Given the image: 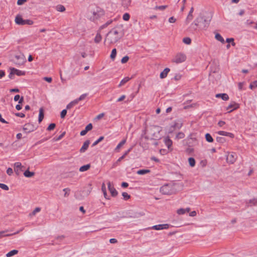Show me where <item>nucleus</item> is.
I'll list each match as a JSON object with an SVG mask.
<instances>
[{
  "label": "nucleus",
  "instance_id": "20e7f679",
  "mask_svg": "<svg viewBox=\"0 0 257 257\" xmlns=\"http://www.w3.org/2000/svg\"><path fill=\"white\" fill-rule=\"evenodd\" d=\"M186 59V55L183 53H178L172 59V62L177 64L184 62Z\"/></svg>",
  "mask_w": 257,
  "mask_h": 257
},
{
  "label": "nucleus",
  "instance_id": "ddd939ff",
  "mask_svg": "<svg viewBox=\"0 0 257 257\" xmlns=\"http://www.w3.org/2000/svg\"><path fill=\"white\" fill-rule=\"evenodd\" d=\"M182 126V123L180 121L175 122V123L171 126L169 131V133H172L174 128H177L180 129Z\"/></svg>",
  "mask_w": 257,
  "mask_h": 257
},
{
  "label": "nucleus",
  "instance_id": "7ed1b4c3",
  "mask_svg": "<svg viewBox=\"0 0 257 257\" xmlns=\"http://www.w3.org/2000/svg\"><path fill=\"white\" fill-rule=\"evenodd\" d=\"M160 192L164 195H171L175 194L176 190L174 188V185L167 184L161 187Z\"/></svg>",
  "mask_w": 257,
  "mask_h": 257
},
{
  "label": "nucleus",
  "instance_id": "052dcab7",
  "mask_svg": "<svg viewBox=\"0 0 257 257\" xmlns=\"http://www.w3.org/2000/svg\"><path fill=\"white\" fill-rule=\"evenodd\" d=\"M41 208L39 207H36L33 212L30 214V215H35L36 213L40 211Z\"/></svg>",
  "mask_w": 257,
  "mask_h": 257
},
{
  "label": "nucleus",
  "instance_id": "f3484780",
  "mask_svg": "<svg viewBox=\"0 0 257 257\" xmlns=\"http://www.w3.org/2000/svg\"><path fill=\"white\" fill-rule=\"evenodd\" d=\"M217 133L219 135L227 136L231 138H233L234 137V135L232 133L226 132L225 131H218V132H217Z\"/></svg>",
  "mask_w": 257,
  "mask_h": 257
},
{
  "label": "nucleus",
  "instance_id": "39448f33",
  "mask_svg": "<svg viewBox=\"0 0 257 257\" xmlns=\"http://www.w3.org/2000/svg\"><path fill=\"white\" fill-rule=\"evenodd\" d=\"M14 62L16 65L21 66L26 62L25 56L23 55H16Z\"/></svg>",
  "mask_w": 257,
  "mask_h": 257
},
{
  "label": "nucleus",
  "instance_id": "6e6552de",
  "mask_svg": "<svg viewBox=\"0 0 257 257\" xmlns=\"http://www.w3.org/2000/svg\"><path fill=\"white\" fill-rule=\"evenodd\" d=\"M236 159V155L234 153H228L226 156V161L230 164H233Z\"/></svg>",
  "mask_w": 257,
  "mask_h": 257
},
{
  "label": "nucleus",
  "instance_id": "0e129e2a",
  "mask_svg": "<svg viewBox=\"0 0 257 257\" xmlns=\"http://www.w3.org/2000/svg\"><path fill=\"white\" fill-rule=\"evenodd\" d=\"M226 42L227 43L231 42V45L233 46L235 45V43L234 42L233 38H227L226 40Z\"/></svg>",
  "mask_w": 257,
  "mask_h": 257
},
{
  "label": "nucleus",
  "instance_id": "0eeeda50",
  "mask_svg": "<svg viewBox=\"0 0 257 257\" xmlns=\"http://www.w3.org/2000/svg\"><path fill=\"white\" fill-rule=\"evenodd\" d=\"M92 190V184L89 183L87 186H85L82 190V195L83 197L88 196Z\"/></svg>",
  "mask_w": 257,
  "mask_h": 257
},
{
  "label": "nucleus",
  "instance_id": "412c9836",
  "mask_svg": "<svg viewBox=\"0 0 257 257\" xmlns=\"http://www.w3.org/2000/svg\"><path fill=\"white\" fill-rule=\"evenodd\" d=\"M194 11V8L193 7H192L189 11V13L187 17L186 22L187 24H188L190 21H191L193 19V15L192 13Z\"/></svg>",
  "mask_w": 257,
  "mask_h": 257
},
{
  "label": "nucleus",
  "instance_id": "c03bdc74",
  "mask_svg": "<svg viewBox=\"0 0 257 257\" xmlns=\"http://www.w3.org/2000/svg\"><path fill=\"white\" fill-rule=\"evenodd\" d=\"M185 152L188 155H191L194 152V149L192 147H189L186 149Z\"/></svg>",
  "mask_w": 257,
  "mask_h": 257
},
{
  "label": "nucleus",
  "instance_id": "f8f14e48",
  "mask_svg": "<svg viewBox=\"0 0 257 257\" xmlns=\"http://www.w3.org/2000/svg\"><path fill=\"white\" fill-rule=\"evenodd\" d=\"M108 188L110 192L111 195L113 197L116 196L117 195V192L114 187L111 185L110 182H108L107 183Z\"/></svg>",
  "mask_w": 257,
  "mask_h": 257
},
{
  "label": "nucleus",
  "instance_id": "bb28decb",
  "mask_svg": "<svg viewBox=\"0 0 257 257\" xmlns=\"http://www.w3.org/2000/svg\"><path fill=\"white\" fill-rule=\"evenodd\" d=\"M15 166V171L18 173V172L21 170V168L23 167L22 166V164L20 162H16L14 164Z\"/></svg>",
  "mask_w": 257,
  "mask_h": 257
},
{
  "label": "nucleus",
  "instance_id": "69168bd1",
  "mask_svg": "<svg viewBox=\"0 0 257 257\" xmlns=\"http://www.w3.org/2000/svg\"><path fill=\"white\" fill-rule=\"evenodd\" d=\"M112 20H109L106 23H105L104 25L101 26V28L103 29L107 27L109 25H110L112 23Z\"/></svg>",
  "mask_w": 257,
  "mask_h": 257
},
{
  "label": "nucleus",
  "instance_id": "774afa93",
  "mask_svg": "<svg viewBox=\"0 0 257 257\" xmlns=\"http://www.w3.org/2000/svg\"><path fill=\"white\" fill-rule=\"evenodd\" d=\"M65 135V132L62 133L57 139H55V140L56 141H58L60 140Z\"/></svg>",
  "mask_w": 257,
  "mask_h": 257
},
{
  "label": "nucleus",
  "instance_id": "13d9d810",
  "mask_svg": "<svg viewBox=\"0 0 257 257\" xmlns=\"http://www.w3.org/2000/svg\"><path fill=\"white\" fill-rule=\"evenodd\" d=\"M92 128H93L92 124V123H90L86 126L85 130L86 131H87V132H88L91 131L92 129Z\"/></svg>",
  "mask_w": 257,
  "mask_h": 257
},
{
  "label": "nucleus",
  "instance_id": "f03ea898",
  "mask_svg": "<svg viewBox=\"0 0 257 257\" xmlns=\"http://www.w3.org/2000/svg\"><path fill=\"white\" fill-rule=\"evenodd\" d=\"M123 33L121 28H114L110 30L106 35L104 43L108 42L109 44L117 42L122 36Z\"/></svg>",
  "mask_w": 257,
  "mask_h": 257
},
{
  "label": "nucleus",
  "instance_id": "2f4dec72",
  "mask_svg": "<svg viewBox=\"0 0 257 257\" xmlns=\"http://www.w3.org/2000/svg\"><path fill=\"white\" fill-rule=\"evenodd\" d=\"M215 38L218 41H220L222 43H224L225 41L222 37L218 33L216 34Z\"/></svg>",
  "mask_w": 257,
  "mask_h": 257
},
{
  "label": "nucleus",
  "instance_id": "4c0bfd02",
  "mask_svg": "<svg viewBox=\"0 0 257 257\" xmlns=\"http://www.w3.org/2000/svg\"><path fill=\"white\" fill-rule=\"evenodd\" d=\"M56 10L58 12H63L65 11V8L62 5H58L56 6Z\"/></svg>",
  "mask_w": 257,
  "mask_h": 257
},
{
  "label": "nucleus",
  "instance_id": "ea45409f",
  "mask_svg": "<svg viewBox=\"0 0 257 257\" xmlns=\"http://www.w3.org/2000/svg\"><path fill=\"white\" fill-rule=\"evenodd\" d=\"M205 139H206V140L208 142H209V143H212L213 142V139L212 138V137H211V136L208 134V133H207L206 135H205Z\"/></svg>",
  "mask_w": 257,
  "mask_h": 257
},
{
  "label": "nucleus",
  "instance_id": "a18cd8bd",
  "mask_svg": "<svg viewBox=\"0 0 257 257\" xmlns=\"http://www.w3.org/2000/svg\"><path fill=\"white\" fill-rule=\"evenodd\" d=\"M185 137V134L182 132L178 133L176 136V139H181Z\"/></svg>",
  "mask_w": 257,
  "mask_h": 257
},
{
  "label": "nucleus",
  "instance_id": "9b49d317",
  "mask_svg": "<svg viewBox=\"0 0 257 257\" xmlns=\"http://www.w3.org/2000/svg\"><path fill=\"white\" fill-rule=\"evenodd\" d=\"M245 204L247 207H251L252 206H257V197L246 200L245 201Z\"/></svg>",
  "mask_w": 257,
  "mask_h": 257
},
{
  "label": "nucleus",
  "instance_id": "f257e3e1",
  "mask_svg": "<svg viewBox=\"0 0 257 257\" xmlns=\"http://www.w3.org/2000/svg\"><path fill=\"white\" fill-rule=\"evenodd\" d=\"M210 20L209 18H206L202 14H200L197 18L194 21L190 27L191 31H199L206 30L209 26Z\"/></svg>",
  "mask_w": 257,
  "mask_h": 257
},
{
  "label": "nucleus",
  "instance_id": "cd10ccee",
  "mask_svg": "<svg viewBox=\"0 0 257 257\" xmlns=\"http://www.w3.org/2000/svg\"><path fill=\"white\" fill-rule=\"evenodd\" d=\"M132 150V147L130 148L128 150H127L123 154V155L121 156L117 160V163L120 162L122 160H123L125 157L127 155V154L131 152Z\"/></svg>",
  "mask_w": 257,
  "mask_h": 257
},
{
  "label": "nucleus",
  "instance_id": "680f3d73",
  "mask_svg": "<svg viewBox=\"0 0 257 257\" xmlns=\"http://www.w3.org/2000/svg\"><path fill=\"white\" fill-rule=\"evenodd\" d=\"M123 20L126 21H128L130 18V15L128 14V13H125L123 15Z\"/></svg>",
  "mask_w": 257,
  "mask_h": 257
},
{
  "label": "nucleus",
  "instance_id": "8fccbe9b",
  "mask_svg": "<svg viewBox=\"0 0 257 257\" xmlns=\"http://www.w3.org/2000/svg\"><path fill=\"white\" fill-rule=\"evenodd\" d=\"M257 87V80L254 81L253 82H251L249 85V88L251 89H254Z\"/></svg>",
  "mask_w": 257,
  "mask_h": 257
},
{
  "label": "nucleus",
  "instance_id": "72a5a7b5",
  "mask_svg": "<svg viewBox=\"0 0 257 257\" xmlns=\"http://www.w3.org/2000/svg\"><path fill=\"white\" fill-rule=\"evenodd\" d=\"M131 78L128 77H126L124 78L120 82L118 86L120 87L121 86L124 85L127 82H128Z\"/></svg>",
  "mask_w": 257,
  "mask_h": 257
},
{
  "label": "nucleus",
  "instance_id": "c756f323",
  "mask_svg": "<svg viewBox=\"0 0 257 257\" xmlns=\"http://www.w3.org/2000/svg\"><path fill=\"white\" fill-rule=\"evenodd\" d=\"M90 168V164H87L84 166H81L79 168V171L80 172H84L88 170H89Z\"/></svg>",
  "mask_w": 257,
  "mask_h": 257
},
{
  "label": "nucleus",
  "instance_id": "6e6d98bb",
  "mask_svg": "<svg viewBox=\"0 0 257 257\" xmlns=\"http://www.w3.org/2000/svg\"><path fill=\"white\" fill-rule=\"evenodd\" d=\"M122 196H123V199L125 200H128V199L130 198V195H128V193H126V192H123L122 193Z\"/></svg>",
  "mask_w": 257,
  "mask_h": 257
},
{
  "label": "nucleus",
  "instance_id": "de8ad7c7",
  "mask_svg": "<svg viewBox=\"0 0 257 257\" xmlns=\"http://www.w3.org/2000/svg\"><path fill=\"white\" fill-rule=\"evenodd\" d=\"M216 139V141L219 143L223 144L225 142V139L223 137H217Z\"/></svg>",
  "mask_w": 257,
  "mask_h": 257
},
{
  "label": "nucleus",
  "instance_id": "2eb2a0df",
  "mask_svg": "<svg viewBox=\"0 0 257 257\" xmlns=\"http://www.w3.org/2000/svg\"><path fill=\"white\" fill-rule=\"evenodd\" d=\"M169 227V224H159L156 225L152 227V229L155 230H161L163 229H167Z\"/></svg>",
  "mask_w": 257,
  "mask_h": 257
},
{
  "label": "nucleus",
  "instance_id": "c85d7f7f",
  "mask_svg": "<svg viewBox=\"0 0 257 257\" xmlns=\"http://www.w3.org/2000/svg\"><path fill=\"white\" fill-rule=\"evenodd\" d=\"M24 175L26 177L30 178L35 175V173L33 172H30L29 170H27L24 173Z\"/></svg>",
  "mask_w": 257,
  "mask_h": 257
},
{
  "label": "nucleus",
  "instance_id": "5fc2aeb1",
  "mask_svg": "<svg viewBox=\"0 0 257 257\" xmlns=\"http://www.w3.org/2000/svg\"><path fill=\"white\" fill-rule=\"evenodd\" d=\"M168 7V6L164 5V6H156L155 8V10H164L165 9H166Z\"/></svg>",
  "mask_w": 257,
  "mask_h": 257
},
{
  "label": "nucleus",
  "instance_id": "a211bd4d",
  "mask_svg": "<svg viewBox=\"0 0 257 257\" xmlns=\"http://www.w3.org/2000/svg\"><path fill=\"white\" fill-rule=\"evenodd\" d=\"M24 20L23 19L21 16L18 15L15 18V23L19 25H23Z\"/></svg>",
  "mask_w": 257,
  "mask_h": 257
},
{
  "label": "nucleus",
  "instance_id": "a878e982",
  "mask_svg": "<svg viewBox=\"0 0 257 257\" xmlns=\"http://www.w3.org/2000/svg\"><path fill=\"white\" fill-rule=\"evenodd\" d=\"M44 109L43 108H40L39 109V114L38 121L40 123L44 118Z\"/></svg>",
  "mask_w": 257,
  "mask_h": 257
},
{
  "label": "nucleus",
  "instance_id": "aec40b11",
  "mask_svg": "<svg viewBox=\"0 0 257 257\" xmlns=\"http://www.w3.org/2000/svg\"><path fill=\"white\" fill-rule=\"evenodd\" d=\"M145 215V213L143 212H135L132 214V215L129 216L130 218H139L141 216H144Z\"/></svg>",
  "mask_w": 257,
  "mask_h": 257
},
{
  "label": "nucleus",
  "instance_id": "3c124183",
  "mask_svg": "<svg viewBox=\"0 0 257 257\" xmlns=\"http://www.w3.org/2000/svg\"><path fill=\"white\" fill-rule=\"evenodd\" d=\"M63 191L65 192V193L64 194V196L65 197H67L69 195L70 189L68 188H64Z\"/></svg>",
  "mask_w": 257,
  "mask_h": 257
},
{
  "label": "nucleus",
  "instance_id": "1a4fd4ad",
  "mask_svg": "<svg viewBox=\"0 0 257 257\" xmlns=\"http://www.w3.org/2000/svg\"><path fill=\"white\" fill-rule=\"evenodd\" d=\"M239 105L238 103L234 101L232 102L226 108V110H229L228 112L230 113L233 110H235L239 108Z\"/></svg>",
  "mask_w": 257,
  "mask_h": 257
},
{
  "label": "nucleus",
  "instance_id": "dca6fc26",
  "mask_svg": "<svg viewBox=\"0 0 257 257\" xmlns=\"http://www.w3.org/2000/svg\"><path fill=\"white\" fill-rule=\"evenodd\" d=\"M23 130L25 131L26 133H30L34 130V126L33 124L28 123L24 125L23 127Z\"/></svg>",
  "mask_w": 257,
  "mask_h": 257
},
{
  "label": "nucleus",
  "instance_id": "e2e57ef3",
  "mask_svg": "<svg viewBox=\"0 0 257 257\" xmlns=\"http://www.w3.org/2000/svg\"><path fill=\"white\" fill-rule=\"evenodd\" d=\"M128 60H129L128 56H125L121 59V63L124 64V63H126Z\"/></svg>",
  "mask_w": 257,
  "mask_h": 257
},
{
  "label": "nucleus",
  "instance_id": "9d476101",
  "mask_svg": "<svg viewBox=\"0 0 257 257\" xmlns=\"http://www.w3.org/2000/svg\"><path fill=\"white\" fill-rule=\"evenodd\" d=\"M159 128V126L154 125L152 126L148 131L152 137L157 138V136L156 135V131H157L158 134H159L160 132V130Z\"/></svg>",
  "mask_w": 257,
  "mask_h": 257
},
{
  "label": "nucleus",
  "instance_id": "7c9ffc66",
  "mask_svg": "<svg viewBox=\"0 0 257 257\" xmlns=\"http://www.w3.org/2000/svg\"><path fill=\"white\" fill-rule=\"evenodd\" d=\"M18 253V250L14 249V250H12L10 251L8 253H7L6 254V256L7 257H11V256H13V255H14L15 254H17Z\"/></svg>",
  "mask_w": 257,
  "mask_h": 257
},
{
  "label": "nucleus",
  "instance_id": "603ef678",
  "mask_svg": "<svg viewBox=\"0 0 257 257\" xmlns=\"http://www.w3.org/2000/svg\"><path fill=\"white\" fill-rule=\"evenodd\" d=\"M55 126H56L55 123H52L49 124V125L48 126V127L47 128V130L48 131H52L55 128Z\"/></svg>",
  "mask_w": 257,
  "mask_h": 257
},
{
  "label": "nucleus",
  "instance_id": "4d7b16f0",
  "mask_svg": "<svg viewBox=\"0 0 257 257\" xmlns=\"http://www.w3.org/2000/svg\"><path fill=\"white\" fill-rule=\"evenodd\" d=\"M0 188L6 191L9 189V187L7 185L3 183H0Z\"/></svg>",
  "mask_w": 257,
  "mask_h": 257
},
{
  "label": "nucleus",
  "instance_id": "49530a36",
  "mask_svg": "<svg viewBox=\"0 0 257 257\" xmlns=\"http://www.w3.org/2000/svg\"><path fill=\"white\" fill-rule=\"evenodd\" d=\"M183 42L186 44L189 45L191 43V39L189 37H185L183 38Z\"/></svg>",
  "mask_w": 257,
  "mask_h": 257
},
{
  "label": "nucleus",
  "instance_id": "393cba45",
  "mask_svg": "<svg viewBox=\"0 0 257 257\" xmlns=\"http://www.w3.org/2000/svg\"><path fill=\"white\" fill-rule=\"evenodd\" d=\"M165 145L167 146L168 149H170L172 145V141L170 139L169 137H167L164 139Z\"/></svg>",
  "mask_w": 257,
  "mask_h": 257
},
{
  "label": "nucleus",
  "instance_id": "338daca9",
  "mask_svg": "<svg viewBox=\"0 0 257 257\" xmlns=\"http://www.w3.org/2000/svg\"><path fill=\"white\" fill-rule=\"evenodd\" d=\"M67 113V110L66 109H63L61 112L60 114L61 117L62 118H63L65 117Z\"/></svg>",
  "mask_w": 257,
  "mask_h": 257
},
{
  "label": "nucleus",
  "instance_id": "5701e85b",
  "mask_svg": "<svg viewBox=\"0 0 257 257\" xmlns=\"http://www.w3.org/2000/svg\"><path fill=\"white\" fill-rule=\"evenodd\" d=\"M170 69L169 68H166L163 71H162L160 75L161 78L163 79L167 77L168 73L170 71Z\"/></svg>",
  "mask_w": 257,
  "mask_h": 257
},
{
  "label": "nucleus",
  "instance_id": "bf43d9fd",
  "mask_svg": "<svg viewBox=\"0 0 257 257\" xmlns=\"http://www.w3.org/2000/svg\"><path fill=\"white\" fill-rule=\"evenodd\" d=\"M177 212L179 215L184 214L186 213V210H185V209L183 208H180L177 210Z\"/></svg>",
  "mask_w": 257,
  "mask_h": 257
},
{
  "label": "nucleus",
  "instance_id": "864d4df0",
  "mask_svg": "<svg viewBox=\"0 0 257 257\" xmlns=\"http://www.w3.org/2000/svg\"><path fill=\"white\" fill-rule=\"evenodd\" d=\"M24 23L23 24V25H32L34 23L33 21L31 20H24Z\"/></svg>",
  "mask_w": 257,
  "mask_h": 257
},
{
  "label": "nucleus",
  "instance_id": "473e14b6",
  "mask_svg": "<svg viewBox=\"0 0 257 257\" xmlns=\"http://www.w3.org/2000/svg\"><path fill=\"white\" fill-rule=\"evenodd\" d=\"M101 39H102V37H101L100 34L99 33H97L95 37L94 42L96 43H98L101 41Z\"/></svg>",
  "mask_w": 257,
  "mask_h": 257
},
{
  "label": "nucleus",
  "instance_id": "79ce46f5",
  "mask_svg": "<svg viewBox=\"0 0 257 257\" xmlns=\"http://www.w3.org/2000/svg\"><path fill=\"white\" fill-rule=\"evenodd\" d=\"M116 55V49L115 48L112 49L110 57L112 60H114Z\"/></svg>",
  "mask_w": 257,
  "mask_h": 257
},
{
  "label": "nucleus",
  "instance_id": "6ab92c4d",
  "mask_svg": "<svg viewBox=\"0 0 257 257\" xmlns=\"http://www.w3.org/2000/svg\"><path fill=\"white\" fill-rule=\"evenodd\" d=\"M216 98H221L223 100H227L229 99V96L226 93H218L216 94Z\"/></svg>",
  "mask_w": 257,
  "mask_h": 257
},
{
  "label": "nucleus",
  "instance_id": "423d86ee",
  "mask_svg": "<svg viewBox=\"0 0 257 257\" xmlns=\"http://www.w3.org/2000/svg\"><path fill=\"white\" fill-rule=\"evenodd\" d=\"M103 15L104 12L102 10L100 9H97L96 11L93 12V16L90 18V20L92 21H94Z\"/></svg>",
  "mask_w": 257,
  "mask_h": 257
},
{
  "label": "nucleus",
  "instance_id": "4468645a",
  "mask_svg": "<svg viewBox=\"0 0 257 257\" xmlns=\"http://www.w3.org/2000/svg\"><path fill=\"white\" fill-rule=\"evenodd\" d=\"M90 141L89 140H86L85 141L82 147L80 148V150H79V152L80 153H84L88 149V147H89V145L90 144Z\"/></svg>",
  "mask_w": 257,
  "mask_h": 257
},
{
  "label": "nucleus",
  "instance_id": "a19ab883",
  "mask_svg": "<svg viewBox=\"0 0 257 257\" xmlns=\"http://www.w3.org/2000/svg\"><path fill=\"white\" fill-rule=\"evenodd\" d=\"M125 142H126L125 139L122 140L116 146V147L115 148V150L117 151V150H119L123 145L125 144Z\"/></svg>",
  "mask_w": 257,
  "mask_h": 257
},
{
  "label": "nucleus",
  "instance_id": "c9c22d12",
  "mask_svg": "<svg viewBox=\"0 0 257 257\" xmlns=\"http://www.w3.org/2000/svg\"><path fill=\"white\" fill-rule=\"evenodd\" d=\"M122 5L124 7H127L129 6L131 3V0H121Z\"/></svg>",
  "mask_w": 257,
  "mask_h": 257
},
{
  "label": "nucleus",
  "instance_id": "e433bc0d",
  "mask_svg": "<svg viewBox=\"0 0 257 257\" xmlns=\"http://www.w3.org/2000/svg\"><path fill=\"white\" fill-rule=\"evenodd\" d=\"M77 101L74 100L73 101L70 102L66 106V109H69L72 108L74 105L77 104Z\"/></svg>",
  "mask_w": 257,
  "mask_h": 257
},
{
  "label": "nucleus",
  "instance_id": "4be33fe9",
  "mask_svg": "<svg viewBox=\"0 0 257 257\" xmlns=\"http://www.w3.org/2000/svg\"><path fill=\"white\" fill-rule=\"evenodd\" d=\"M22 230V229H21L20 230H19L16 232H14L13 233H11V234H4L5 232H6L7 231H0V238H2L3 237H4V236H12L13 235H14V234H18L20 232V231Z\"/></svg>",
  "mask_w": 257,
  "mask_h": 257
},
{
  "label": "nucleus",
  "instance_id": "b1692460",
  "mask_svg": "<svg viewBox=\"0 0 257 257\" xmlns=\"http://www.w3.org/2000/svg\"><path fill=\"white\" fill-rule=\"evenodd\" d=\"M10 70L14 71L15 74L18 76H22L25 75V72L18 70L15 68H11Z\"/></svg>",
  "mask_w": 257,
  "mask_h": 257
},
{
  "label": "nucleus",
  "instance_id": "09e8293b",
  "mask_svg": "<svg viewBox=\"0 0 257 257\" xmlns=\"http://www.w3.org/2000/svg\"><path fill=\"white\" fill-rule=\"evenodd\" d=\"M87 95V93L83 94L78 98H77L75 100V101H77V103H78L79 101L83 100Z\"/></svg>",
  "mask_w": 257,
  "mask_h": 257
},
{
  "label": "nucleus",
  "instance_id": "f704fd0d",
  "mask_svg": "<svg viewBox=\"0 0 257 257\" xmlns=\"http://www.w3.org/2000/svg\"><path fill=\"white\" fill-rule=\"evenodd\" d=\"M150 172V170L148 169H142L138 171L137 174L139 175H144Z\"/></svg>",
  "mask_w": 257,
  "mask_h": 257
},
{
  "label": "nucleus",
  "instance_id": "58836bf2",
  "mask_svg": "<svg viewBox=\"0 0 257 257\" xmlns=\"http://www.w3.org/2000/svg\"><path fill=\"white\" fill-rule=\"evenodd\" d=\"M188 162H189L190 166L191 167L195 166L196 162H195V159L193 158H192V157L189 158L188 159Z\"/></svg>",
  "mask_w": 257,
  "mask_h": 257
},
{
  "label": "nucleus",
  "instance_id": "37998d69",
  "mask_svg": "<svg viewBox=\"0 0 257 257\" xmlns=\"http://www.w3.org/2000/svg\"><path fill=\"white\" fill-rule=\"evenodd\" d=\"M104 139V137L103 136H101L100 137H99V138L96 141H95L93 144L92 145V147H93L94 146H95L96 145H97L99 143H100V142H101L102 140H103Z\"/></svg>",
  "mask_w": 257,
  "mask_h": 257
}]
</instances>
